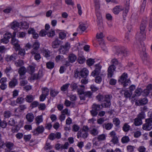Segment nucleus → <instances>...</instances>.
Here are the masks:
<instances>
[{
    "label": "nucleus",
    "instance_id": "60",
    "mask_svg": "<svg viewBox=\"0 0 152 152\" xmlns=\"http://www.w3.org/2000/svg\"><path fill=\"white\" fill-rule=\"evenodd\" d=\"M113 122L114 124L116 126L119 125L120 123V121L118 118H115L113 119Z\"/></svg>",
    "mask_w": 152,
    "mask_h": 152
},
{
    "label": "nucleus",
    "instance_id": "52",
    "mask_svg": "<svg viewBox=\"0 0 152 152\" xmlns=\"http://www.w3.org/2000/svg\"><path fill=\"white\" fill-rule=\"evenodd\" d=\"M27 106L26 104L20 105L18 107V111L19 112H21L27 108Z\"/></svg>",
    "mask_w": 152,
    "mask_h": 152
},
{
    "label": "nucleus",
    "instance_id": "8",
    "mask_svg": "<svg viewBox=\"0 0 152 152\" xmlns=\"http://www.w3.org/2000/svg\"><path fill=\"white\" fill-rule=\"evenodd\" d=\"M99 130L96 128L95 126H91L90 128L89 133L93 136H97L99 134Z\"/></svg>",
    "mask_w": 152,
    "mask_h": 152
},
{
    "label": "nucleus",
    "instance_id": "32",
    "mask_svg": "<svg viewBox=\"0 0 152 152\" xmlns=\"http://www.w3.org/2000/svg\"><path fill=\"white\" fill-rule=\"evenodd\" d=\"M60 44V41L58 39H56L54 41L52 44V46L53 48H56L58 47Z\"/></svg>",
    "mask_w": 152,
    "mask_h": 152
},
{
    "label": "nucleus",
    "instance_id": "27",
    "mask_svg": "<svg viewBox=\"0 0 152 152\" xmlns=\"http://www.w3.org/2000/svg\"><path fill=\"white\" fill-rule=\"evenodd\" d=\"M68 60L71 63L74 62L77 59L76 56L73 54H71L68 56Z\"/></svg>",
    "mask_w": 152,
    "mask_h": 152
},
{
    "label": "nucleus",
    "instance_id": "1",
    "mask_svg": "<svg viewBox=\"0 0 152 152\" xmlns=\"http://www.w3.org/2000/svg\"><path fill=\"white\" fill-rule=\"evenodd\" d=\"M96 99L100 102H102L101 105L103 107H108L111 105L110 100L112 96L109 95H106L104 96L101 94L98 95L96 97Z\"/></svg>",
    "mask_w": 152,
    "mask_h": 152
},
{
    "label": "nucleus",
    "instance_id": "28",
    "mask_svg": "<svg viewBox=\"0 0 152 152\" xmlns=\"http://www.w3.org/2000/svg\"><path fill=\"white\" fill-rule=\"evenodd\" d=\"M11 28L15 30L19 27L20 26V24L18 22L14 21L11 23Z\"/></svg>",
    "mask_w": 152,
    "mask_h": 152
},
{
    "label": "nucleus",
    "instance_id": "64",
    "mask_svg": "<svg viewBox=\"0 0 152 152\" xmlns=\"http://www.w3.org/2000/svg\"><path fill=\"white\" fill-rule=\"evenodd\" d=\"M95 81L97 83H100L102 81V78L100 76L96 75Z\"/></svg>",
    "mask_w": 152,
    "mask_h": 152
},
{
    "label": "nucleus",
    "instance_id": "25",
    "mask_svg": "<svg viewBox=\"0 0 152 152\" xmlns=\"http://www.w3.org/2000/svg\"><path fill=\"white\" fill-rule=\"evenodd\" d=\"M87 27L88 26L86 24L81 23H80L77 30H78V29H79L82 31H84L86 29Z\"/></svg>",
    "mask_w": 152,
    "mask_h": 152
},
{
    "label": "nucleus",
    "instance_id": "39",
    "mask_svg": "<svg viewBox=\"0 0 152 152\" xmlns=\"http://www.w3.org/2000/svg\"><path fill=\"white\" fill-rule=\"evenodd\" d=\"M70 85L69 83H67L63 85L61 87V90L63 91H67L68 87Z\"/></svg>",
    "mask_w": 152,
    "mask_h": 152
},
{
    "label": "nucleus",
    "instance_id": "17",
    "mask_svg": "<svg viewBox=\"0 0 152 152\" xmlns=\"http://www.w3.org/2000/svg\"><path fill=\"white\" fill-rule=\"evenodd\" d=\"M152 90V84H149L147 86L146 89L144 90L143 92L145 95L147 96L149 94Z\"/></svg>",
    "mask_w": 152,
    "mask_h": 152
},
{
    "label": "nucleus",
    "instance_id": "30",
    "mask_svg": "<svg viewBox=\"0 0 152 152\" xmlns=\"http://www.w3.org/2000/svg\"><path fill=\"white\" fill-rule=\"evenodd\" d=\"M26 102L31 103L32 102L34 99L33 96L31 95H27L25 99Z\"/></svg>",
    "mask_w": 152,
    "mask_h": 152
},
{
    "label": "nucleus",
    "instance_id": "43",
    "mask_svg": "<svg viewBox=\"0 0 152 152\" xmlns=\"http://www.w3.org/2000/svg\"><path fill=\"white\" fill-rule=\"evenodd\" d=\"M146 0H144L142 4L140 9V12L141 13H143L145 10V9L146 5Z\"/></svg>",
    "mask_w": 152,
    "mask_h": 152
},
{
    "label": "nucleus",
    "instance_id": "18",
    "mask_svg": "<svg viewBox=\"0 0 152 152\" xmlns=\"http://www.w3.org/2000/svg\"><path fill=\"white\" fill-rule=\"evenodd\" d=\"M18 84L17 80L15 78H13L9 82V86L10 88H14Z\"/></svg>",
    "mask_w": 152,
    "mask_h": 152
},
{
    "label": "nucleus",
    "instance_id": "22",
    "mask_svg": "<svg viewBox=\"0 0 152 152\" xmlns=\"http://www.w3.org/2000/svg\"><path fill=\"white\" fill-rule=\"evenodd\" d=\"M122 10L123 8L119 6H117L113 9V11L114 14L117 15Z\"/></svg>",
    "mask_w": 152,
    "mask_h": 152
},
{
    "label": "nucleus",
    "instance_id": "23",
    "mask_svg": "<svg viewBox=\"0 0 152 152\" xmlns=\"http://www.w3.org/2000/svg\"><path fill=\"white\" fill-rule=\"evenodd\" d=\"M111 65H113V66H116L119 65L121 67H122L123 65L120 62H119L117 59L113 58L111 61Z\"/></svg>",
    "mask_w": 152,
    "mask_h": 152
},
{
    "label": "nucleus",
    "instance_id": "63",
    "mask_svg": "<svg viewBox=\"0 0 152 152\" xmlns=\"http://www.w3.org/2000/svg\"><path fill=\"white\" fill-rule=\"evenodd\" d=\"M78 62L80 64H83L85 61L86 59L83 56H80L78 58Z\"/></svg>",
    "mask_w": 152,
    "mask_h": 152
},
{
    "label": "nucleus",
    "instance_id": "6",
    "mask_svg": "<svg viewBox=\"0 0 152 152\" xmlns=\"http://www.w3.org/2000/svg\"><path fill=\"white\" fill-rule=\"evenodd\" d=\"M116 67L113 65H110L108 68L107 76L108 77H111L114 74V72L115 71Z\"/></svg>",
    "mask_w": 152,
    "mask_h": 152
},
{
    "label": "nucleus",
    "instance_id": "20",
    "mask_svg": "<svg viewBox=\"0 0 152 152\" xmlns=\"http://www.w3.org/2000/svg\"><path fill=\"white\" fill-rule=\"evenodd\" d=\"M147 24V22L146 20H143L142 21L140 27L141 31L145 32Z\"/></svg>",
    "mask_w": 152,
    "mask_h": 152
},
{
    "label": "nucleus",
    "instance_id": "44",
    "mask_svg": "<svg viewBox=\"0 0 152 152\" xmlns=\"http://www.w3.org/2000/svg\"><path fill=\"white\" fill-rule=\"evenodd\" d=\"M64 47L61 46L59 49L60 53L62 54H65L68 52V50Z\"/></svg>",
    "mask_w": 152,
    "mask_h": 152
},
{
    "label": "nucleus",
    "instance_id": "31",
    "mask_svg": "<svg viewBox=\"0 0 152 152\" xmlns=\"http://www.w3.org/2000/svg\"><path fill=\"white\" fill-rule=\"evenodd\" d=\"M101 47L102 50L105 52H107V46H106V44L104 41L103 40L100 43Z\"/></svg>",
    "mask_w": 152,
    "mask_h": 152
},
{
    "label": "nucleus",
    "instance_id": "58",
    "mask_svg": "<svg viewBox=\"0 0 152 152\" xmlns=\"http://www.w3.org/2000/svg\"><path fill=\"white\" fill-rule=\"evenodd\" d=\"M132 94V92L131 91L129 90H126L124 93V95L126 98H129L131 96Z\"/></svg>",
    "mask_w": 152,
    "mask_h": 152
},
{
    "label": "nucleus",
    "instance_id": "24",
    "mask_svg": "<svg viewBox=\"0 0 152 152\" xmlns=\"http://www.w3.org/2000/svg\"><path fill=\"white\" fill-rule=\"evenodd\" d=\"M32 56H33L34 58L37 61H39L40 59L41 58L40 54L38 52H36L35 53H33L32 52H30Z\"/></svg>",
    "mask_w": 152,
    "mask_h": 152
},
{
    "label": "nucleus",
    "instance_id": "5",
    "mask_svg": "<svg viewBox=\"0 0 152 152\" xmlns=\"http://www.w3.org/2000/svg\"><path fill=\"white\" fill-rule=\"evenodd\" d=\"M95 69L91 73V75L95 77L96 75H98L100 72V70L101 68V66L99 64L95 65Z\"/></svg>",
    "mask_w": 152,
    "mask_h": 152
},
{
    "label": "nucleus",
    "instance_id": "57",
    "mask_svg": "<svg viewBox=\"0 0 152 152\" xmlns=\"http://www.w3.org/2000/svg\"><path fill=\"white\" fill-rule=\"evenodd\" d=\"M96 10H98L100 9V4L99 0H94Z\"/></svg>",
    "mask_w": 152,
    "mask_h": 152
},
{
    "label": "nucleus",
    "instance_id": "47",
    "mask_svg": "<svg viewBox=\"0 0 152 152\" xmlns=\"http://www.w3.org/2000/svg\"><path fill=\"white\" fill-rule=\"evenodd\" d=\"M66 36V33L64 31L60 32L59 33V37L60 39H63Z\"/></svg>",
    "mask_w": 152,
    "mask_h": 152
},
{
    "label": "nucleus",
    "instance_id": "45",
    "mask_svg": "<svg viewBox=\"0 0 152 152\" xmlns=\"http://www.w3.org/2000/svg\"><path fill=\"white\" fill-rule=\"evenodd\" d=\"M118 82L119 84L124 86V73L122 74L119 77Z\"/></svg>",
    "mask_w": 152,
    "mask_h": 152
},
{
    "label": "nucleus",
    "instance_id": "38",
    "mask_svg": "<svg viewBox=\"0 0 152 152\" xmlns=\"http://www.w3.org/2000/svg\"><path fill=\"white\" fill-rule=\"evenodd\" d=\"M3 115L5 118H8L11 116L12 113L10 111L6 110L4 112Z\"/></svg>",
    "mask_w": 152,
    "mask_h": 152
},
{
    "label": "nucleus",
    "instance_id": "51",
    "mask_svg": "<svg viewBox=\"0 0 152 152\" xmlns=\"http://www.w3.org/2000/svg\"><path fill=\"white\" fill-rule=\"evenodd\" d=\"M12 71V69L10 66L9 65L7 66L5 70V72L6 74L7 75L9 73L11 72Z\"/></svg>",
    "mask_w": 152,
    "mask_h": 152
},
{
    "label": "nucleus",
    "instance_id": "29",
    "mask_svg": "<svg viewBox=\"0 0 152 152\" xmlns=\"http://www.w3.org/2000/svg\"><path fill=\"white\" fill-rule=\"evenodd\" d=\"M113 124L111 123H109L104 124L102 126L104 128H105L106 130H109L113 126Z\"/></svg>",
    "mask_w": 152,
    "mask_h": 152
},
{
    "label": "nucleus",
    "instance_id": "42",
    "mask_svg": "<svg viewBox=\"0 0 152 152\" xmlns=\"http://www.w3.org/2000/svg\"><path fill=\"white\" fill-rule=\"evenodd\" d=\"M54 66V63L51 61H49L46 63V67L49 69H53Z\"/></svg>",
    "mask_w": 152,
    "mask_h": 152
},
{
    "label": "nucleus",
    "instance_id": "62",
    "mask_svg": "<svg viewBox=\"0 0 152 152\" xmlns=\"http://www.w3.org/2000/svg\"><path fill=\"white\" fill-rule=\"evenodd\" d=\"M7 125V123L5 121H2L0 119V127L5 128Z\"/></svg>",
    "mask_w": 152,
    "mask_h": 152
},
{
    "label": "nucleus",
    "instance_id": "50",
    "mask_svg": "<svg viewBox=\"0 0 152 152\" xmlns=\"http://www.w3.org/2000/svg\"><path fill=\"white\" fill-rule=\"evenodd\" d=\"M142 89L140 88H137L135 91V95L136 96H140L142 92Z\"/></svg>",
    "mask_w": 152,
    "mask_h": 152
},
{
    "label": "nucleus",
    "instance_id": "3",
    "mask_svg": "<svg viewBox=\"0 0 152 152\" xmlns=\"http://www.w3.org/2000/svg\"><path fill=\"white\" fill-rule=\"evenodd\" d=\"M92 110L90 111L91 115L93 116H96L98 114V111L100 110L101 106L99 104L94 103L91 107Z\"/></svg>",
    "mask_w": 152,
    "mask_h": 152
},
{
    "label": "nucleus",
    "instance_id": "13",
    "mask_svg": "<svg viewBox=\"0 0 152 152\" xmlns=\"http://www.w3.org/2000/svg\"><path fill=\"white\" fill-rule=\"evenodd\" d=\"M26 118L29 123L32 122L34 119V116L33 113H27L26 116Z\"/></svg>",
    "mask_w": 152,
    "mask_h": 152
},
{
    "label": "nucleus",
    "instance_id": "21",
    "mask_svg": "<svg viewBox=\"0 0 152 152\" xmlns=\"http://www.w3.org/2000/svg\"><path fill=\"white\" fill-rule=\"evenodd\" d=\"M96 15L97 18L98 24H100L102 23V18L99 10H96Z\"/></svg>",
    "mask_w": 152,
    "mask_h": 152
},
{
    "label": "nucleus",
    "instance_id": "33",
    "mask_svg": "<svg viewBox=\"0 0 152 152\" xmlns=\"http://www.w3.org/2000/svg\"><path fill=\"white\" fill-rule=\"evenodd\" d=\"M27 70L26 68L23 66L20 67L18 69V73L19 74H25Z\"/></svg>",
    "mask_w": 152,
    "mask_h": 152
},
{
    "label": "nucleus",
    "instance_id": "54",
    "mask_svg": "<svg viewBox=\"0 0 152 152\" xmlns=\"http://www.w3.org/2000/svg\"><path fill=\"white\" fill-rule=\"evenodd\" d=\"M43 53L44 56L46 57H48L50 56V52L48 50H44Z\"/></svg>",
    "mask_w": 152,
    "mask_h": 152
},
{
    "label": "nucleus",
    "instance_id": "53",
    "mask_svg": "<svg viewBox=\"0 0 152 152\" xmlns=\"http://www.w3.org/2000/svg\"><path fill=\"white\" fill-rule=\"evenodd\" d=\"M47 34L48 37H52L55 35V31L51 29L48 33H47Z\"/></svg>",
    "mask_w": 152,
    "mask_h": 152
},
{
    "label": "nucleus",
    "instance_id": "40",
    "mask_svg": "<svg viewBox=\"0 0 152 152\" xmlns=\"http://www.w3.org/2000/svg\"><path fill=\"white\" fill-rule=\"evenodd\" d=\"M42 94L46 96L48 95L49 94V90L47 88L45 87L42 88Z\"/></svg>",
    "mask_w": 152,
    "mask_h": 152
},
{
    "label": "nucleus",
    "instance_id": "7",
    "mask_svg": "<svg viewBox=\"0 0 152 152\" xmlns=\"http://www.w3.org/2000/svg\"><path fill=\"white\" fill-rule=\"evenodd\" d=\"M13 34L14 36L12 37L11 40L12 43L15 46V50H18L20 48V45L18 43V40L15 38V36L16 35L15 33L14 32Z\"/></svg>",
    "mask_w": 152,
    "mask_h": 152
},
{
    "label": "nucleus",
    "instance_id": "16",
    "mask_svg": "<svg viewBox=\"0 0 152 152\" xmlns=\"http://www.w3.org/2000/svg\"><path fill=\"white\" fill-rule=\"evenodd\" d=\"M17 58V55L16 54H13L11 56H8L6 58V60L8 61H14Z\"/></svg>",
    "mask_w": 152,
    "mask_h": 152
},
{
    "label": "nucleus",
    "instance_id": "59",
    "mask_svg": "<svg viewBox=\"0 0 152 152\" xmlns=\"http://www.w3.org/2000/svg\"><path fill=\"white\" fill-rule=\"evenodd\" d=\"M46 108L45 104L44 103H41L39 104L38 108L40 110H45Z\"/></svg>",
    "mask_w": 152,
    "mask_h": 152
},
{
    "label": "nucleus",
    "instance_id": "11",
    "mask_svg": "<svg viewBox=\"0 0 152 152\" xmlns=\"http://www.w3.org/2000/svg\"><path fill=\"white\" fill-rule=\"evenodd\" d=\"M141 46L140 48H142V52L140 54V56L142 59H145L147 57V55L145 52V48L144 46V44L143 42H141L140 43Z\"/></svg>",
    "mask_w": 152,
    "mask_h": 152
},
{
    "label": "nucleus",
    "instance_id": "35",
    "mask_svg": "<svg viewBox=\"0 0 152 152\" xmlns=\"http://www.w3.org/2000/svg\"><path fill=\"white\" fill-rule=\"evenodd\" d=\"M24 64L23 61L21 60H18L15 62V65L17 67H22Z\"/></svg>",
    "mask_w": 152,
    "mask_h": 152
},
{
    "label": "nucleus",
    "instance_id": "61",
    "mask_svg": "<svg viewBox=\"0 0 152 152\" xmlns=\"http://www.w3.org/2000/svg\"><path fill=\"white\" fill-rule=\"evenodd\" d=\"M21 28L27 29L28 27V24L26 22H21Z\"/></svg>",
    "mask_w": 152,
    "mask_h": 152
},
{
    "label": "nucleus",
    "instance_id": "4",
    "mask_svg": "<svg viewBox=\"0 0 152 152\" xmlns=\"http://www.w3.org/2000/svg\"><path fill=\"white\" fill-rule=\"evenodd\" d=\"M145 32L140 31V32L137 33L136 36V39L139 41L140 45H139V47H140L141 45L140 43L141 42V41H143L145 39Z\"/></svg>",
    "mask_w": 152,
    "mask_h": 152
},
{
    "label": "nucleus",
    "instance_id": "19",
    "mask_svg": "<svg viewBox=\"0 0 152 152\" xmlns=\"http://www.w3.org/2000/svg\"><path fill=\"white\" fill-rule=\"evenodd\" d=\"M131 82L130 78H128L127 73H124V87L129 85Z\"/></svg>",
    "mask_w": 152,
    "mask_h": 152
},
{
    "label": "nucleus",
    "instance_id": "55",
    "mask_svg": "<svg viewBox=\"0 0 152 152\" xmlns=\"http://www.w3.org/2000/svg\"><path fill=\"white\" fill-rule=\"evenodd\" d=\"M58 91L57 90H52L50 91V94L52 97H54L58 94Z\"/></svg>",
    "mask_w": 152,
    "mask_h": 152
},
{
    "label": "nucleus",
    "instance_id": "14",
    "mask_svg": "<svg viewBox=\"0 0 152 152\" xmlns=\"http://www.w3.org/2000/svg\"><path fill=\"white\" fill-rule=\"evenodd\" d=\"M148 102V100L146 98H144L142 99L136 100L135 104L137 105H144L146 104Z\"/></svg>",
    "mask_w": 152,
    "mask_h": 152
},
{
    "label": "nucleus",
    "instance_id": "49",
    "mask_svg": "<svg viewBox=\"0 0 152 152\" xmlns=\"http://www.w3.org/2000/svg\"><path fill=\"white\" fill-rule=\"evenodd\" d=\"M95 62L94 59L92 58H89L87 60V64L88 65L91 66L93 65Z\"/></svg>",
    "mask_w": 152,
    "mask_h": 152
},
{
    "label": "nucleus",
    "instance_id": "15",
    "mask_svg": "<svg viewBox=\"0 0 152 152\" xmlns=\"http://www.w3.org/2000/svg\"><path fill=\"white\" fill-rule=\"evenodd\" d=\"M88 71L86 68H84L80 71V76L83 78H86L88 75Z\"/></svg>",
    "mask_w": 152,
    "mask_h": 152
},
{
    "label": "nucleus",
    "instance_id": "37",
    "mask_svg": "<svg viewBox=\"0 0 152 152\" xmlns=\"http://www.w3.org/2000/svg\"><path fill=\"white\" fill-rule=\"evenodd\" d=\"M18 50H19L18 54L21 56V58H23L25 54V51L24 49L20 48V47Z\"/></svg>",
    "mask_w": 152,
    "mask_h": 152
},
{
    "label": "nucleus",
    "instance_id": "2",
    "mask_svg": "<svg viewBox=\"0 0 152 152\" xmlns=\"http://www.w3.org/2000/svg\"><path fill=\"white\" fill-rule=\"evenodd\" d=\"M146 123L142 125V129L146 131H150L152 128V118H149L145 119Z\"/></svg>",
    "mask_w": 152,
    "mask_h": 152
},
{
    "label": "nucleus",
    "instance_id": "46",
    "mask_svg": "<svg viewBox=\"0 0 152 152\" xmlns=\"http://www.w3.org/2000/svg\"><path fill=\"white\" fill-rule=\"evenodd\" d=\"M34 67L32 66H30L28 68V72L30 74H32L34 72Z\"/></svg>",
    "mask_w": 152,
    "mask_h": 152
},
{
    "label": "nucleus",
    "instance_id": "9",
    "mask_svg": "<svg viewBox=\"0 0 152 152\" xmlns=\"http://www.w3.org/2000/svg\"><path fill=\"white\" fill-rule=\"evenodd\" d=\"M44 130V128L42 125L38 126L34 130L33 132L34 135H38L39 134L42 133Z\"/></svg>",
    "mask_w": 152,
    "mask_h": 152
},
{
    "label": "nucleus",
    "instance_id": "48",
    "mask_svg": "<svg viewBox=\"0 0 152 152\" xmlns=\"http://www.w3.org/2000/svg\"><path fill=\"white\" fill-rule=\"evenodd\" d=\"M52 148L53 146L49 143H46L44 148V150L47 151L51 149Z\"/></svg>",
    "mask_w": 152,
    "mask_h": 152
},
{
    "label": "nucleus",
    "instance_id": "36",
    "mask_svg": "<svg viewBox=\"0 0 152 152\" xmlns=\"http://www.w3.org/2000/svg\"><path fill=\"white\" fill-rule=\"evenodd\" d=\"M134 124L136 126H138L142 124V121L141 119L136 118L134 119Z\"/></svg>",
    "mask_w": 152,
    "mask_h": 152
},
{
    "label": "nucleus",
    "instance_id": "10",
    "mask_svg": "<svg viewBox=\"0 0 152 152\" xmlns=\"http://www.w3.org/2000/svg\"><path fill=\"white\" fill-rule=\"evenodd\" d=\"M88 133L83 132L80 130L77 133V138L79 139L81 137L85 139L88 137Z\"/></svg>",
    "mask_w": 152,
    "mask_h": 152
},
{
    "label": "nucleus",
    "instance_id": "34",
    "mask_svg": "<svg viewBox=\"0 0 152 152\" xmlns=\"http://www.w3.org/2000/svg\"><path fill=\"white\" fill-rule=\"evenodd\" d=\"M106 137V135L104 134H102L99 135L97 137V138L99 141H104L105 140Z\"/></svg>",
    "mask_w": 152,
    "mask_h": 152
},
{
    "label": "nucleus",
    "instance_id": "56",
    "mask_svg": "<svg viewBox=\"0 0 152 152\" xmlns=\"http://www.w3.org/2000/svg\"><path fill=\"white\" fill-rule=\"evenodd\" d=\"M129 1L130 0H126V8L125 10V13L127 14L128 11L129 9Z\"/></svg>",
    "mask_w": 152,
    "mask_h": 152
},
{
    "label": "nucleus",
    "instance_id": "26",
    "mask_svg": "<svg viewBox=\"0 0 152 152\" xmlns=\"http://www.w3.org/2000/svg\"><path fill=\"white\" fill-rule=\"evenodd\" d=\"M43 121L42 116L40 115L37 116L35 119V121L37 126H39L40 123Z\"/></svg>",
    "mask_w": 152,
    "mask_h": 152
},
{
    "label": "nucleus",
    "instance_id": "12",
    "mask_svg": "<svg viewBox=\"0 0 152 152\" xmlns=\"http://www.w3.org/2000/svg\"><path fill=\"white\" fill-rule=\"evenodd\" d=\"M40 44L36 42L34 43L33 45V48L31 50L30 52H32L33 53H35L36 52H38V50L39 48Z\"/></svg>",
    "mask_w": 152,
    "mask_h": 152
},
{
    "label": "nucleus",
    "instance_id": "41",
    "mask_svg": "<svg viewBox=\"0 0 152 152\" xmlns=\"http://www.w3.org/2000/svg\"><path fill=\"white\" fill-rule=\"evenodd\" d=\"M25 99L23 97H18L16 100V103L21 104L23 103L25 101Z\"/></svg>",
    "mask_w": 152,
    "mask_h": 152
}]
</instances>
